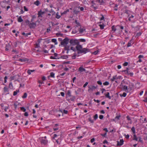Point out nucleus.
Here are the masks:
<instances>
[{
  "label": "nucleus",
  "mask_w": 147,
  "mask_h": 147,
  "mask_svg": "<svg viewBox=\"0 0 147 147\" xmlns=\"http://www.w3.org/2000/svg\"><path fill=\"white\" fill-rule=\"evenodd\" d=\"M19 92V90H16V91H14L13 92V96H15L17 94V93Z\"/></svg>",
  "instance_id": "2f4dec72"
},
{
  "label": "nucleus",
  "mask_w": 147,
  "mask_h": 147,
  "mask_svg": "<svg viewBox=\"0 0 147 147\" xmlns=\"http://www.w3.org/2000/svg\"><path fill=\"white\" fill-rule=\"evenodd\" d=\"M127 94L125 92H123L122 95L121 94L120 95V96H123L124 97H125L126 96Z\"/></svg>",
  "instance_id": "c03bdc74"
},
{
  "label": "nucleus",
  "mask_w": 147,
  "mask_h": 147,
  "mask_svg": "<svg viewBox=\"0 0 147 147\" xmlns=\"http://www.w3.org/2000/svg\"><path fill=\"white\" fill-rule=\"evenodd\" d=\"M126 118H127V119L128 121L131 120V119L130 117L128 115L126 117Z\"/></svg>",
  "instance_id": "052dcab7"
},
{
  "label": "nucleus",
  "mask_w": 147,
  "mask_h": 147,
  "mask_svg": "<svg viewBox=\"0 0 147 147\" xmlns=\"http://www.w3.org/2000/svg\"><path fill=\"white\" fill-rule=\"evenodd\" d=\"M78 71H79L80 72H82L83 71H86V69L83 68V67L81 66L78 69Z\"/></svg>",
  "instance_id": "9d476101"
},
{
  "label": "nucleus",
  "mask_w": 147,
  "mask_h": 147,
  "mask_svg": "<svg viewBox=\"0 0 147 147\" xmlns=\"http://www.w3.org/2000/svg\"><path fill=\"white\" fill-rule=\"evenodd\" d=\"M25 23L26 24L28 25H29V24L30 23L29 22V21L28 20H26L25 22Z\"/></svg>",
  "instance_id": "13d9d810"
},
{
  "label": "nucleus",
  "mask_w": 147,
  "mask_h": 147,
  "mask_svg": "<svg viewBox=\"0 0 147 147\" xmlns=\"http://www.w3.org/2000/svg\"><path fill=\"white\" fill-rule=\"evenodd\" d=\"M42 13H41V10H40V11H38V17L40 18H42Z\"/></svg>",
  "instance_id": "f3484780"
},
{
  "label": "nucleus",
  "mask_w": 147,
  "mask_h": 147,
  "mask_svg": "<svg viewBox=\"0 0 147 147\" xmlns=\"http://www.w3.org/2000/svg\"><path fill=\"white\" fill-rule=\"evenodd\" d=\"M29 26L30 28H34L36 26V24L34 22L30 23L29 24Z\"/></svg>",
  "instance_id": "0eeeda50"
},
{
  "label": "nucleus",
  "mask_w": 147,
  "mask_h": 147,
  "mask_svg": "<svg viewBox=\"0 0 147 147\" xmlns=\"http://www.w3.org/2000/svg\"><path fill=\"white\" fill-rule=\"evenodd\" d=\"M98 51H95L93 52V54L96 55L98 53Z\"/></svg>",
  "instance_id": "0e129e2a"
},
{
  "label": "nucleus",
  "mask_w": 147,
  "mask_h": 147,
  "mask_svg": "<svg viewBox=\"0 0 147 147\" xmlns=\"http://www.w3.org/2000/svg\"><path fill=\"white\" fill-rule=\"evenodd\" d=\"M133 140L137 141L138 140V138L136 134H134L133 136Z\"/></svg>",
  "instance_id": "bb28decb"
},
{
  "label": "nucleus",
  "mask_w": 147,
  "mask_h": 147,
  "mask_svg": "<svg viewBox=\"0 0 147 147\" xmlns=\"http://www.w3.org/2000/svg\"><path fill=\"white\" fill-rule=\"evenodd\" d=\"M103 130L105 131H106V133L108 132V130H107V128H105L103 129Z\"/></svg>",
  "instance_id": "774afa93"
},
{
  "label": "nucleus",
  "mask_w": 147,
  "mask_h": 147,
  "mask_svg": "<svg viewBox=\"0 0 147 147\" xmlns=\"http://www.w3.org/2000/svg\"><path fill=\"white\" fill-rule=\"evenodd\" d=\"M67 95L68 96L70 97L71 96V91L70 90H69L67 91Z\"/></svg>",
  "instance_id": "c85d7f7f"
},
{
  "label": "nucleus",
  "mask_w": 147,
  "mask_h": 147,
  "mask_svg": "<svg viewBox=\"0 0 147 147\" xmlns=\"http://www.w3.org/2000/svg\"><path fill=\"white\" fill-rule=\"evenodd\" d=\"M125 138L126 139H128L129 138V134H127V135H126L125 134Z\"/></svg>",
  "instance_id": "680f3d73"
},
{
  "label": "nucleus",
  "mask_w": 147,
  "mask_h": 147,
  "mask_svg": "<svg viewBox=\"0 0 147 147\" xmlns=\"http://www.w3.org/2000/svg\"><path fill=\"white\" fill-rule=\"evenodd\" d=\"M76 54H75L73 55L72 56V58L73 59H75L76 58Z\"/></svg>",
  "instance_id": "8fccbe9b"
},
{
  "label": "nucleus",
  "mask_w": 147,
  "mask_h": 147,
  "mask_svg": "<svg viewBox=\"0 0 147 147\" xmlns=\"http://www.w3.org/2000/svg\"><path fill=\"white\" fill-rule=\"evenodd\" d=\"M50 76L52 78H55V74L53 72H51L50 73Z\"/></svg>",
  "instance_id": "58836bf2"
},
{
  "label": "nucleus",
  "mask_w": 147,
  "mask_h": 147,
  "mask_svg": "<svg viewBox=\"0 0 147 147\" xmlns=\"http://www.w3.org/2000/svg\"><path fill=\"white\" fill-rule=\"evenodd\" d=\"M101 135L102 136L106 137V135H107V133H105L104 134H101Z\"/></svg>",
  "instance_id": "4d7b16f0"
},
{
  "label": "nucleus",
  "mask_w": 147,
  "mask_h": 147,
  "mask_svg": "<svg viewBox=\"0 0 147 147\" xmlns=\"http://www.w3.org/2000/svg\"><path fill=\"white\" fill-rule=\"evenodd\" d=\"M27 96V94L26 93H24V95L22 96V97L23 98H26Z\"/></svg>",
  "instance_id": "f704fd0d"
},
{
  "label": "nucleus",
  "mask_w": 147,
  "mask_h": 147,
  "mask_svg": "<svg viewBox=\"0 0 147 147\" xmlns=\"http://www.w3.org/2000/svg\"><path fill=\"white\" fill-rule=\"evenodd\" d=\"M99 26L101 29L102 30L104 29V24H100Z\"/></svg>",
  "instance_id": "ea45409f"
},
{
  "label": "nucleus",
  "mask_w": 147,
  "mask_h": 147,
  "mask_svg": "<svg viewBox=\"0 0 147 147\" xmlns=\"http://www.w3.org/2000/svg\"><path fill=\"white\" fill-rule=\"evenodd\" d=\"M109 84V82L107 81H106L104 83H103V84L105 86H107Z\"/></svg>",
  "instance_id": "79ce46f5"
},
{
  "label": "nucleus",
  "mask_w": 147,
  "mask_h": 147,
  "mask_svg": "<svg viewBox=\"0 0 147 147\" xmlns=\"http://www.w3.org/2000/svg\"><path fill=\"white\" fill-rule=\"evenodd\" d=\"M70 49L71 50H72L74 51H76V49L73 47H71Z\"/></svg>",
  "instance_id": "864d4df0"
},
{
  "label": "nucleus",
  "mask_w": 147,
  "mask_h": 147,
  "mask_svg": "<svg viewBox=\"0 0 147 147\" xmlns=\"http://www.w3.org/2000/svg\"><path fill=\"white\" fill-rule=\"evenodd\" d=\"M38 43H36L35 44V48H38L40 47L39 43L40 42V41L39 39L38 40Z\"/></svg>",
  "instance_id": "4468645a"
},
{
  "label": "nucleus",
  "mask_w": 147,
  "mask_h": 147,
  "mask_svg": "<svg viewBox=\"0 0 147 147\" xmlns=\"http://www.w3.org/2000/svg\"><path fill=\"white\" fill-rule=\"evenodd\" d=\"M69 47L68 46H66L65 47V50H67V53H68V51L69 50Z\"/></svg>",
  "instance_id": "412c9836"
},
{
  "label": "nucleus",
  "mask_w": 147,
  "mask_h": 147,
  "mask_svg": "<svg viewBox=\"0 0 147 147\" xmlns=\"http://www.w3.org/2000/svg\"><path fill=\"white\" fill-rule=\"evenodd\" d=\"M88 92H90L93 91L94 90L96 89L97 88V86L96 85V86H94L93 85L88 86Z\"/></svg>",
  "instance_id": "7ed1b4c3"
},
{
  "label": "nucleus",
  "mask_w": 147,
  "mask_h": 147,
  "mask_svg": "<svg viewBox=\"0 0 147 147\" xmlns=\"http://www.w3.org/2000/svg\"><path fill=\"white\" fill-rule=\"evenodd\" d=\"M104 116L103 115H100L99 116V118L100 119H103Z\"/></svg>",
  "instance_id": "603ef678"
},
{
  "label": "nucleus",
  "mask_w": 147,
  "mask_h": 147,
  "mask_svg": "<svg viewBox=\"0 0 147 147\" xmlns=\"http://www.w3.org/2000/svg\"><path fill=\"white\" fill-rule=\"evenodd\" d=\"M40 142L42 144H46L47 143L48 141L46 140L42 139Z\"/></svg>",
  "instance_id": "9b49d317"
},
{
  "label": "nucleus",
  "mask_w": 147,
  "mask_h": 147,
  "mask_svg": "<svg viewBox=\"0 0 147 147\" xmlns=\"http://www.w3.org/2000/svg\"><path fill=\"white\" fill-rule=\"evenodd\" d=\"M68 111L67 110H66L65 109L63 110V113L65 114H67L68 113Z\"/></svg>",
  "instance_id": "bf43d9fd"
},
{
  "label": "nucleus",
  "mask_w": 147,
  "mask_h": 147,
  "mask_svg": "<svg viewBox=\"0 0 147 147\" xmlns=\"http://www.w3.org/2000/svg\"><path fill=\"white\" fill-rule=\"evenodd\" d=\"M138 138L139 139V141L141 142L142 143L143 142L142 140V138L140 137H139Z\"/></svg>",
  "instance_id": "6e6d98bb"
},
{
  "label": "nucleus",
  "mask_w": 147,
  "mask_h": 147,
  "mask_svg": "<svg viewBox=\"0 0 147 147\" xmlns=\"http://www.w3.org/2000/svg\"><path fill=\"white\" fill-rule=\"evenodd\" d=\"M128 70H129L128 68H127L126 69L123 70L122 72H123L125 74H127V73H128Z\"/></svg>",
  "instance_id": "72a5a7b5"
},
{
  "label": "nucleus",
  "mask_w": 147,
  "mask_h": 147,
  "mask_svg": "<svg viewBox=\"0 0 147 147\" xmlns=\"http://www.w3.org/2000/svg\"><path fill=\"white\" fill-rule=\"evenodd\" d=\"M128 64V63L127 62H125L123 64V65L124 66H127Z\"/></svg>",
  "instance_id": "e2e57ef3"
},
{
  "label": "nucleus",
  "mask_w": 147,
  "mask_h": 147,
  "mask_svg": "<svg viewBox=\"0 0 147 147\" xmlns=\"http://www.w3.org/2000/svg\"><path fill=\"white\" fill-rule=\"evenodd\" d=\"M117 76H115L113 77L111 79V81H113L114 80L116 79Z\"/></svg>",
  "instance_id": "473e14b6"
},
{
  "label": "nucleus",
  "mask_w": 147,
  "mask_h": 147,
  "mask_svg": "<svg viewBox=\"0 0 147 147\" xmlns=\"http://www.w3.org/2000/svg\"><path fill=\"white\" fill-rule=\"evenodd\" d=\"M75 23L77 24L76 26L78 27V26H80V23L78 22V21L77 20H75Z\"/></svg>",
  "instance_id": "cd10ccee"
},
{
  "label": "nucleus",
  "mask_w": 147,
  "mask_h": 147,
  "mask_svg": "<svg viewBox=\"0 0 147 147\" xmlns=\"http://www.w3.org/2000/svg\"><path fill=\"white\" fill-rule=\"evenodd\" d=\"M71 97L70 98L69 100H70L72 101H74L75 99V97L72 96H71Z\"/></svg>",
  "instance_id": "5701e85b"
},
{
  "label": "nucleus",
  "mask_w": 147,
  "mask_h": 147,
  "mask_svg": "<svg viewBox=\"0 0 147 147\" xmlns=\"http://www.w3.org/2000/svg\"><path fill=\"white\" fill-rule=\"evenodd\" d=\"M79 8L80 7H79L78 9H76L73 10V12L74 14L77 15L80 12L78 10Z\"/></svg>",
  "instance_id": "f8f14e48"
},
{
  "label": "nucleus",
  "mask_w": 147,
  "mask_h": 147,
  "mask_svg": "<svg viewBox=\"0 0 147 147\" xmlns=\"http://www.w3.org/2000/svg\"><path fill=\"white\" fill-rule=\"evenodd\" d=\"M97 83L98 84L101 85L102 84V83L100 81H98L97 82Z\"/></svg>",
  "instance_id": "338daca9"
},
{
  "label": "nucleus",
  "mask_w": 147,
  "mask_h": 147,
  "mask_svg": "<svg viewBox=\"0 0 147 147\" xmlns=\"http://www.w3.org/2000/svg\"><path fill=\"white\" fill-rule=\"evenodd\" d=\"M58 13H56V18H57L58 19L60 18L61 16L60 15H58Z\"/></svg>",
  "instance_id": "09e8293b"
},
{
  "label": "nucleus",
  "mask_w": 147,
  "mask_h": 147,
  "mask_svg": "<svg viewBox=\"0 0 147 147\" xmlns=\"http://www.w3.org/2000/svg\"><path fill=\"white\" fill-rule=\"evenodd\" d=\"M20 75L18 74L16 75H15L13 76H11L10 77V78L11 80H13L14 79L16 80V79H19V78L20 77Z\"/></svg>",
  "instance_id": "423d86ee"
},
{
  "label": "nucleus",
  "mask_w": 147,
  "mask_h": 147,
  "mask_svg": "<svg viewBox=\"0 0 147 147\" xmlns=\"http://www.w3.org/2000/svg\"><path fill=\"white\" fill-rule=\"evenodd\" d=\"M96 2H98L102 4L104 3V0H96Z\"/></svg>",
  "instance_id": "b1692460"
},
{
  "label": "nucleus",
  "mask_w": 147,
  "mask_h": 147,
  "mask_svg": "<svg viewBox=\"0 0 147 147\" xmlns=\"http://www.w3.org/2000/svg\"><path fill=\"white\" fill-rule=\"evenodd\" d=\"M8 86L9 88H10L11 89H12L13 88V86L11 82H10Z\"/></svg>",
  "instance_id": "7c9ffc66"
},
{
  "label": "nucleus",
  "mask_w": 147,
  "mask_h": 147,
  "mask_svg": "<svg viewBox=\"0 0 147 147\" xmlns=\"http://www.w3.org/2000/svg\"><path fill=\"white\" fill-rule=\"evenodd\" d=\"M98 117V115L97 114H95L94 116V120H96Z\"/></svg>",
  "instance_id": "a19ab883"
},
{
  "label": "nucleus",
  "mask_w": 147,
  "mask_h": 147,
  "mask_svg": "<svg viewBox=\"0 0 147 147\" xmlns=\"http://www.w3.org/2000/svg\"><path fill=\"white\" fill-rule=\"evenodd\" d=\"M141 32H138V33H137V34H136V37L139 36H140L141 35Z\"/></svg>",
  "instance_id": "de8ad7c7"
},
{
  "label": "nucleus",
  "mask_w": 147,
  "mask_h": 147,
  "mask_svg": "<svg viewBox=\"0 0 147 147\" xmlns=\"http://www.w3.org/2000/svg\"><path fill=\"white\" fill-rule=\"evenodd\" d=\"M20 109L23 112H25L26 111V109L24 107H21Z\"/></svg>",
  "instance_id": "e433bc0d"
},
{
  "label": "nucleus",
  "mask_w": 147,
  "mask_h": 147,
  "mask_svg": "<svg viewBox=\"0 0 147 147\" xmlns=\"http://www.w3.org/2000/svg\"><path fill=\"white\" fill-rule=\"evenodd\" d=\"M79 32L82 33L83 32V31H84V29L83 28H80V29L79 30Z\"/></svg>",
  "instance_id": "37998d69"
},
{
  "label": "nucleus",
  "mask_w": 147,
  "mask_h": 147,
  "mask_svg": "<svg viewBox=\"0 0 147 147\" xmlns=\"http://www.w3.org/2000/svg\"><path fill=\"white\" fill-rule=\"evenodd\" d=\"M71 45L74 46L75 45H78L79 44V42L77 40L71 39L69 41Z\"/></svg>",
  "instance_id": "f03ea898"
},
{
  "label": "nucleus",
  "mask_w": 147,
  "mask_h": 147,
  "mask_svg": "<svg viewBox=\"0 0 147 147\" xmlns=\"http://www.w3.org/2000/svg\"><path fill=\"white\" fill-rule=\"evenodd\" d=\"M132 40H130L128 43L127 45V47H130L131 45V43H133V42H132Z\"/></svg>",
  "instance_id": "4be33fe9"
},
{
  "label": "nucleus",
  "mask_w": 147,
  "mask_h": 147,
  "mask_svg": "<svg viewBox=\"0 0 147 147\" xmlns=\"http://www.w3.org/2000/svg\"><path fill=\"white\" fill-rule=\"evenodd\" d=\"M18 61H20L22 62H25L26 61H27V59L26 58L25 59H20Z\"/></svg>",
  "instance_id": "6ab92c4d"
},
{
  "label": "nucleus",
  "mask_w": 147,
  "mask_h": 147,
  "mask_svg": "<svg viewBox=\"0 0 147 147\" xmlns=\"http://www.w3.org/2000/svg\"><path fill=\"white\" fill-rule=\"evenodd\" d=\"M120 117H121L120 115L117 116L115 117V119L116 120H119V118Z\"/></svg>",
  "instance_id": "a18cd8bd"
},
{
  "label": "nucleus",
  "mask_w": 147,
  "mask_h": 147,
  "mask_svg": "<svg viewBox=\"0 0 147 147\" xmlns=\"http://www.w3.org/2000/svg\"><path fill=\"white\" fill-rule=\"evenodd\" d=\"M52 42L55 43V44L56 45L57 44V40L55 38H53L52 39Z\"/></svg>",
  "instance_id": "393cba45"
},
{
  "label": "nucleus",
  "mask_w": 147,
  "mask_h": 147,
  "mask_svg": "<svg viewBox=\"0 0 147 147\" xmlns=\"http://www.w3.org/2000/svg\"><path fill=\"white\" fill-rule=\"evenodd\" d=\"M123 90L126 92H128V89L127 86L125 85L123 87Z\"/></svg>",
  "instance_id": "ddd939ff"
},
{
  "label": "nucleus",
  "mask_w": 147,
  "mask_h": 147,
  "mask_svg": "<svg viewBox=\"0 0 147 147\" xmlns=\"http://www.w3.org/2000/svg\"><path fill=\"white\" fill-rule=\"evenodd\" d=\"M9 108V106L8 105V106L7 107H5V108L4 109V110L5 111H7V110Z\"/></svg>",
  "instance_id": "69168bd1"
},
{
  "label": "nucleus",
  "mask_w": 147,
  "mask_h": 147,
  "mask_svg": "<svg viewBox=\"0 0 147 147\" xmlns=\"http://www.w3.org/2000/svg\"><path fill=\"white\" fill-rule=\"evenodd\" d=\"M88 84V82H86L83 85V87L84 88H85L87 86V85Z\"/></svg>",
  "instance_id": "5fc2aeb1"
},
{
  "label": "nucleus",
  "mask_w": 147,
  "mask_h": 147,
  "mask_svg": "<svg viewBox=\"0 0 147 147\" xmlns=\"http://www.w3.org/2000/svg\"><path fill=\"white\" fill-rule=\"evenodd\" d=\"M34 4L37 6H38L40 4V3L37 0L34 2Z\"/></svg>",
  "instance_id": "a878e982"
},
{
  "label": "nucleus",
  "mask_w": 147,
  "mask_h": 147,
  "mask_svg": "<svg viewBox=\"0 0 147 147\" xmlns=\"http://www.w3.org/2000/svg\"><path fill=\"white\" fill-rule=\"evenodd\" d=\"M3 89L4 92L6 93V94H9L8 89L7 87H5Z\"/></svg>",
  "instance_id": "dca6fc26"
},
{
  "label": "nucleus",
  "mask_w": 147,
  "mask_h": 147,
  "mask_svg": "<svg viewBox=\"0 0 147 147\" xmlns=\"http://www.w3.org/2000/svg\"><path fill=\"white\" fill-rule=\"evenodd\" d=\"M88 120H89V121H90L91 123H94V121L93 120H92L90 118H90H89L88 119Z\"/></svg>",
  "instance_id": "3c124183"
},
{
  "label": "nucleus",
  "mask_w": 147,
  "mask_h": 147,
  "mask_svg": "<svg viewBox=\"0 0 147 147\" xmlns=\"http://www.w3.org/2000/svg\"><path fill=\"white\" fill-rule=\"evenodd\" d=\"M18 22H21L23 21V20L22 19L21 16H20L18 19Z\"/></svg>",
  "instance_id": "aec40b11"
},
{
  "label": "nucleus",
  "mask_w": 147,
  "mask_h": 147,
  "mask_svg": "<svg viewBox=\"0 0 147 147\" xmlns=\"http://www.w3.org/2000/svg\"><path fill=\"white\" fill-rule=\"evenodd\" d=\"M131 130L133 132V133L134 134H135L136 133L135 128L134 127H132L131 129Z\"/></svg>",
  "instance_id": "c9c22d12"
},
{
  "label": "nucleus",
  "mask_w": 147,
  "mask_h": 147,
  "mask_svg": "<svg viewBox=\"0 0 147 147\" xmlns=\"http://www.w3.org/2000/svg\"><path fill=\"white\" fill-rule=\"evenodd\" d=\"M112 30L114 32H115L116 30V29L115 28L114 26H113L111 27Z\"/></svg>",
  "instance_id": "4c0bfd02"
},
{
  "label": "nucleus",
  "mask_w": 147,
  "mask_h": 147,
  "mask_svg": "<svg viewBox=\"0 0 147 147\" xmlns=\"http://www.w3.org/2000/svg\"><path fill=\"white\" fill-rule=\"evenodd\" d=\"M56 35L57 36H62L63 35V34L60 33L58 32L56 34Z\"/></svg>",
  "instance_id": "49530a36"
},
{
  "label": "nucleus",
  "mask_w": 147,
  "mask_h": 147,
  "mask_svg": "<svg viewBox=\"0 0 147 147\" xmlns=\"http://www.w3.org/2000/svg\"><path fill=\"white\" fill-rule=\"evenodd\" d=\"M68 58V57L67 55H63L62 56H61L60 57H57V59H66Z\"/></svg>",
  "instance_id": "1a4fd4ad"
},
{
  "label": "nucleus",
  "mask_w": 147,
  "mask_h": 147,
  "mask_svg": "<svg viewBox=\"0 0 147 147\" xmlns=\"http://www.w3.org/2000/svg\"><path fill=\"white\" fill-rule=\"evenodd\" d=\"M124 141L123 139H121L120 142L118 141H117V146H120L123 144Z\"/></svg>",
  "instance_id": "6e6552de"
},
{
  "label": "nucleus",
  "mask_w": 147,
  "mask_h": 147,
  "mask_svg": "<svg viewBox=\"0 0 147 147\" xmlns=\"http://www.w3.org/2000/svg\"><path fill=\"white\" fill-rule=\"evenodd\" d=\"M105 96L108 98L109 99H111V96H109V92H107V94H105Z\"/></svg>",
  "instance_id": "a211bd4d"
},
{
  "label": "nucleus",
  "mask_w": 147,
  "mask_h": 147,
  "mask_svg": "<svg viewBox=\"0 0 147 147\" xmlns=\"http://www.w3.org/2000/svg\"><path fill=\"white\" fill-rule=\"evenodd\" d=\"M69 39L67 38H65L61 42V45H63L65 47L66 46H67V45L69 42Z\"/></svg>",
  "instance_id": "f257e3e1"
},
{
  "label": "nucleus",
  "mask_w": 147,
  "mask_h": 147,
  "mask_svg": "<svg viewBox=\"0 0 147 147\" xmlns=\"http://www.w3.org/2000/svg\"><path fill=\"white\" fill-rule=\"evenodd\" d=\"M90 51V49H86L85 48H84L83 49L82 48L81 51L80 52V53H84V54H85L88 52Z\"/></svg>",
  "instance_id": "39448f33"
},
{
  "label": "nucleus",
  "mask_w": 147,
  "mask_h": 147,
  "mask_svg": "<svg viewBox=\"0 0 147 147\" xmlns=\"http://www.w3.org/2000/svg\"><path fill=\"white\" fill-rule=\"evenodd\" d=\"M10 47V45L9 44H8V45H6L5 47V50L6 51H8L9 50V48Z\"/></svg>",
  "instance_id": "c756f323"
},
{
  "label": "nucleus",
  "mask_w": 147,
  "mask_h": 147,
  "mask_svg": "<svg viewBox=\"0 0 147 147\" xmlns=\"http://www.w3.org/2000/svg\"><path fill=\"white\" fill-rule=\"evenodd\" d=\"M76 50L77 51H78V54H80V52L81 51L82 48V45H79V44L78 45H77L76 47Z\"/></svg>",
  "instance_id": "20e7f679"
},
{
  "label": "nucleus",
  "mask_w": 147,
  "mask_h": 147,
  "mask_svg": "<svg viewBox=\"0 0 147 147\" xmlns=\"http://www.w3.org/2000/svg\"><path fill=\"white\" fill-rule=\"evenodd\" d=\"M22 34L25 37H26L28 36V35H30L31 34V33L29 32L28 33H25L23 32L22 33Z\"/></svg>",
  "instance_id": "2eb2a0df"
}]
</instances>
